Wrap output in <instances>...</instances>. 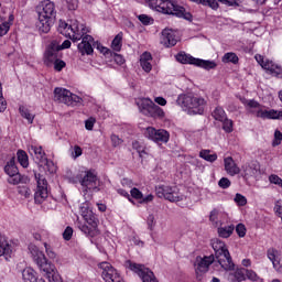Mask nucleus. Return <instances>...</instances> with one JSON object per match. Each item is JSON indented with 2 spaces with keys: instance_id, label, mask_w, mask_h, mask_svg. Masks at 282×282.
Listing matches in <instances>:
<instances>
[{
  "instance_id": "nucleus-43",
  "label": "nucleus",
  "mask_w": 282,
  "mask_h": 282,
  "mask_svg": "<svg viewBox=\"0 0 282 282\" xmlns=\"http://www.w3.org/2000/svg\"><path fill=\"white\" fill-rule=\"evenodd\" d=\"M143 195L142 192L140 189H138V187H133L130 191V197L131 199H137V202H141L143 199Z\"/></svg>"
},
{
  "instance_id": "nucleus-13",
  "label": "nucleus",
  "mask_w": 282,
  "mask_h": 282,
  "mask_svg": "<svg viewBox=\"0 0 282 282\" xmlns=\"http://www.w3.org/2000/svg\"><path fill=\"white\" fill-rule=\"evenodd\" d=\"M145 138L155 142V144H167L171 140V133L165 129H155L153 127H148L144 132Z\"/></svg>"
},
{
  "instance_id": "nucleus-62",
  "label": "nucleus",
  "mask_w": 282,
  "mask_h": 282,
  "mask_svg": "<svg viewBox=\"0 0 282 282\" xmlns=\"http://www.w3.org/2000/svg\"><path fill=\"white\" fill-rule=\"evenodd\" d=\"M110 140L112 142V147H120V143L122 142V139L117 134H111Z\"/></svg>"
},
{
  "instance_id": "nucleus-21",
  "label": "nucleus",
  "mask_w": 282,
  "mask_h": 282,
  "mask_svg": "<svg viewBox=\"0 0 282 282\" xmlns=\"http://www.w3.org/2000/svg\"><path fill=\"white\" fill-rule=\"evenodd\" d=\"M259 174V164L256 162L251 163H246L242 165V172H241V177L243 180H250V177H254Z\"/></svg>"
},
{
  "instance_id": "nucleus-48",
  "label": "nucleus",
  "mask_w": 282,
  "mask_h": 282,
  "mask_svg": "<svg viewBox=\"0 0 282 282\" xmlns=\"http://www.w3.org/2000/svg\"><path fill=\"white\" fill-rule=\"evenodd\" d=\"M234 276L238 282L245 281L246 280V269L242 268V269L236 270L234 273Z\"/></svg>"
},
{
  "instance_id": "nucleus-30",
  "label": "nucleus",
  "mask_w": 282,
  "mask_h": 282,
  "mask_svg": "<svg viewBox=\"0 0 282 282\" xmlns=\"http://www.w3.org/2000/svg\"><path fill=\"white\" fill-rule=\"evenodd\" d=\"M17 155L19 164H21L23 169H28V166H30V158L28 156V152L24 150H18Z\"/></svg>"
},
{
  "instance_id": "nucleus-40",
  "label": "nucleus",
  "mask_w": 282,
  "mask_h": 282,
  "mask_svg": "<svg viewBox=\"0 0 282 282\" xmlns=\"http://www.w3.org/2000/svg\"><path fill=\"white\" fill-rule=\"evenodd\" d=\"M138 20L142 23V25H153V23H155V20L148 14L138 15Z\"/></svg>"
},
{
  "instance_id": "nucleus-58",
  "label": "nucleus",
  "mask_w": 282,
  "mask_h": 282,
  "mask_svg": "<svg viewBox=\"0 0 282 282\" xmlns=\"http://www.w3.org/2000/svg\"><path fill=\"white\" fill-rule=\"evenodd\" d=\"M117 193H118V195H121V197H126V199H128V202L133 204V198H131V195H129V192H127L126 189L119 188V189H117Z\"/></svg>"
},
{
  "instance_id": "nucleus-61",
  "label": "nucleus",
  "mask_w": 282,
  "mask_h": 282,
  "mask_svg": "<svg viewBox=\"0 0 282 282\" xmlns=\"http://www.w3.org/2000/svg\"><path fill=\"white\" fill-rule=\"evenodd\" d=\"M274 212L282 219V200L275 203Z\"/></svg>"
},
{
  "instance_id": "nucleus-8",
  "label": "nucleus",
  "mask_w": 282,
  "mask_h": 282,
  "mask_svg": "<svg viewBox=\"0 0 282 282\" xmlns=\"http://www.w3.org/2000/svg\"><path fill=\"white\" fill-rule=\"evenodd\" d=\"M82 216L88 225L79 224V230L84 232V235H87V237H98V235H100V230H98V216L93 210L85 207H82Z\"/></svg>"
},
{
  "instance_id": "nucleus-44",
  "label": "nucleus",
  "mask_w": 282,
  "mask_h": 282,
  "mask_svg": "<svg viewBox=\"0 0 282 282\" xmlns=\"http://www.w3.org/2000/svg\"><path fill=\"white\" fill-rule=\"evenodd\" d=\"M209 221L214 226H219V210L218 209H213L209 214Z\"/></svg>"
},
{
  "instance_id": "nucleus-46",
  "label": "nucleus",
  "mask_w": 282,
  "mask_h": 282,
  "mask_svg": "<svg viewBox=\"0 0 282 282\" xmlns=\"http://www.w3.org/2000/svg\"><path fill=\"white\" fill-rule=\"evenodd\" d=\"M276 66H278V64H274V62H272L270 59H265V64H263V69H265V72H268L272 75L274 69H276Z\"/></svg>"
},
{
  "instance_id": "nucleus-31",
  "label": "nucleus",
  "mask_w": 282,
  "mask_h": 282,
  "mask_svg": "<svg viewBox=\"0 0 282 282\" xmlns=\"http://www.w3.org/2000/svg\"><path fill=\"white\" fill-rule=\"evenodd\" d=\"M235 232V225L218 228V236L223 239H228Z\"/></svg>"
},
{
  "instance_id": "nucleus-33",
  "label": "nucleus",
  "mask_w": 282,
  "mask_h": 282,
  "mask_svg": "<svg viewBox=\"0 0 282 282\" xmlns=\"http://www.w3.org/2000/svg\"><path fill=\"white\" fill-rule=\"evenodd\" d=\"M199 158L206 162H217V153L210 154V150H200Z\"/></svg>"
},
{
  "instance_id": "nucleus-57",
  "label": "nucleus",
  "mask_w": 282,
  "mask_h": 282,
  "mask_svg": "<svg viewBox=\"0 0 282 282\" xmlns=\"http://www.w3.org/2000/svg\"><path fill=\"white\" fill-rule=\"evenodd\" d=\"M94 124H96V119L90 117L85 121V129H87V131H94Z\"/></svg>"
},
{
  "instance_id": "nucleus-38",
  "label": "nucleus",
  "mask_w": 282,
  "mask_h": 282,
  "mask_svg": "<svg viewBox=\"0 0 282 282\" xmlns=\"http://www.w3.org/2000/svg\"><path fill=\"white\" fill-rule=\"evenodd\" d=\"M276 252L275 249H269L267 252L268 259L273 263V268H279V265H281V261L276 259Z\"/></svg>"
},
{
  "instance_id": "nucleus-11",
  "label": "nucleus",
  "mask_w": 282,
  "mask_h": 282,
  "mask_svg": "<svg viewBox=\"0 0 282 282\" xmlns=\"http://www.w3.org/2000/svg\"><path fill=\"white\" fill-rule=\"evenodd\" d=\"M99 178H98V173H96V170H88L85 172L84 177L79 180L80 186L84 188L85 195L89 193V191H100L99 186Z\"/></svg>"
},
{
  "instance_id": "nucleus-1",
  "label": "nucleus",
  "mask_w": 282,
  "mask_h": 282,
  "mask_svg": "<svg viewBox=\"0 0 282 282\" xmlns=\"http://www.w3.org/2000/svg\"><path fill=\"white\" fill-rule=\"evenodd\" d=\"M29 252L33 258L34 263L39 267V270L46 276L48 282H63V278L56 270V267L47 260L45 253L39 250L35 245H29Z\"/></svg>"
},
{
  "instance_id": "nucleus-64",
  "label": "nucleus",
  "mask_w": 282,
  "mask_h": 282,
  "mask_svg": "<svg viewBox=\"0 0 282 282\" xmlns=\"http://www.w3.org/2000/svg\"><path fill=\"white\" fill-rule=\"evenodd\" d=\"M271 76H275V78H282V67L279 64L275 66L273 73H271Z\"/></svg>"
},
{
  "instance_id": "nucleus-45",
  "label": "nucleus",
  "mask_w": 282,
  "mask_h": 282,
  "mask_svg": "<svg viewBox=\"0 0 282 282\" xmlns=\"http://www.w3.org/2000/svg\"><path fill=\"white\" fill-rule=\"evenodd\" d=\"M62 237L64 241H72V237H74V228H72L70 226H67L64 232L62 234Z\"/></svg>"
},
{
  "instance_id": "nucleus-34",
  "label": "nucleus",
  "mask_w": 282,
  "mask_h": 282,
  "mask_svg": "<svg viewBox=\"0 0 282 282\" xmlns=\"http://www.w3.org/2000/svg\"><path fill=\"white\" fill-rule=\"evenodd\" d=\"M212 116L218 122H221L225 118H227L226 110H224V108L220 106L215 108V110L212 112Z\"/></svg>"
},
{
  "instance_id": "nucleus-60",
  "label": "nucleus",
  "mask_w": 282,
  "mask_h": 282,
  "mask_svg": "<svg viewBox=\"0 0 282 282\" xmlns=\"http://www.w3.org/2000/svg\"><path fill=\"white\" fill-rule=\"evenodd\" d=\"M96 50H99L101 54H104V56H107V54H109V48L102 46V44H100V42H96Z\"/></svg>"
},
{
  "instance_id": "nucleus-18",
  "label": "nucleus",
  "mask_w": 282,
  "mask_h": 282,
  "mask_svg": "<svg viewBox=\"0 0 282 282\" xmlns=\"http://www.w3.org/2000/svg\"><path fill=\"white\" fill-rule=\"evenodd\" d=\"M62 56L61 51L56 47V41H52L44 52V63L47 66L53 65Z\"/></svg>"
},
{
  "instance_id": "nucleus-4",
  "label": "nucleus",
  "mask_w": 282,
  "mask_h": 282,
  "mask_svg": "<svg viewBox=\"0 0 282 282\" xmlns=\"http://www.w3.org/2000/svg\"><path fill=\"white\" fill-rule=\"evenodd\" d=\"M57 32L66 36V39H70L73 43H78L85 34H89L91 31L85 24L78 22V20H68L67 22L59 20Z\"/></svg>"
},
{
  "instance_id": "nucleus-63",
  "label": "nucleus",
  "mask_w": 282,
  "mask_h": 282,
  "mask_svg": "<svg viewBox=\"0 0 282 282\" xmlns=\"http://www.w3.org/2000/svg\"><path fill=\"white\" fill-rule=\"evenodd\" d=\"M80 155H83V148H80L79 145H75L73 151L74 160H76V158H80Z\"/></svg>"
},
{
  "instance_id": "nucleus-28",
  "label": "nucleus",
  "mask_w": 282,
  "mask_h": 282,
  "mask_svg": "<svg viewBox=\"0 0 282 282\" xmlns=\"http://www.w3.org/2000/svg\"><path fill=\"white\" fill-rule=\"evenodd\" d=\"M19 113L22 118H24V120H28L29 124H34V118H36V115L32 113L28 107L21 105L19 107Z\"/></svg>"
},
{
  "instance_id": "nucleus-20",
  "label": "nucleus",
  "mask_w": 282,
  "mask_h": 282,
  "mask_svg": "<svg viewBox=\"0 0 282 282\" xmlns=\"http://www.w3.org/2000/svg\"><path fill=\"white\" fill-rule=\"evenodd\" d=\"M161 43L164 47H175L177 45V35L171 29H164L161 35Z\"/></svg>"
},
{
  "instance_id": "nucleus-22",
  "label": "nucleus",
  "mask_w": 282,
  "mask_h": 282,
  "mask_svg": "<svg viewBox=\"0 0 282 282\" xmlns=\"http://www.w3.org/2000/svg\"><path fill=\"white\" fill-rule=\"evenodd\" d=\"M224 166L226 173H228L231 177H235V175H239L241 173V169L237 166V163L232 156H227L224 159Z\"/></svg>"
},
{
  "instance_id": "nucleus-47",
  "label": "nucleus",
  "mask_w": 282,
  "mask_h": 282,
  "mask_svg": "<svg viewBox=\"0 0 282 282\" xmlns=\"http://www.w3.org/2000/svg\"><path fill=\"white\" fill-rule=\"evenodd\" d=\"M200 6H207L212 8V10H217L219 8V3L216 0H199Z\"/></svg>"
},
{
  "instance_id": "nucleus-26",
  "label": "nucleus",
  "mask_w": 282,
  "mask_h": 282,
  "mask_svg": "<svg viewBox=\"0 0 282 282\" xmlns=\"http://www.w3.org/2000/svg\"><path fill=\"white\" fill-rule=\"evenodd\" d=\"M152 61H153V56L151 55V53L144 52L141 55L140 65L142 67L143 72H147V74H149V72H151L153 69V65H151Z\"/></svg>"
},
{
  "instance_id": "nucleus-16",
  "label": "nucleus",
  "mask_w": 282,
  "mask_h": 282,
  "mask_svg": "<svg viewBox=\"0 0 282 282\" xmlns=\"http://www.w3.org/2000/svg\"><path fill=\"white\" fill-rule=\"evenodd\" d=\"M99 268L101 269V279L105 282H122L120 272L109 262H100Z\"/></svg>"
},
{
  "instance_id": "nucleus-41",
  "label": "nucleus",
  "mask_w": 282,
  "mask_h": 282,
  "mask_svg": "<svg viewBox=\"0 0 282 282\" xmlns=\"http://www.w3.org/2000/svg\"><path fill=\"white\" fill-rule=\"evenodd\" d=\"M8 109V101H6V97H3V85L0 82V113H3Z\"/></svg>"
},
{
  "instance_id": "nucleus-2",
  "label": "nucleus",
  "mask_w": 282,
  "mask_h": 282,
  "mask_svg": "<svg viewBox=\"0 0 282 282\" xmlns=\"http://www.w3.org/2000/svg\"><path fill=\"white\" fill-rule=\"evenodd\" d=\"M148 6L161 14H170L185 21H193V14L173 0H148Z\"/></svg>"
},
{
  "instance_id": "nucleus-10",
  "label": "nucleus",
  "mask_w": 282,
  "mask_h": 282,
  "mask_svg": "<svg viewBox=\"0 0 282 282\" xmlns=\"http://www.w3.org/2000/svg\"><path fill=\"white\" fill-rule=\"evenodd\" d=\"M127 263L129 265V270L134 272V274H138L142 282H159L155 273H153L151 269L144 267V264H138L131 260H128Z\"/></svg>"
},
{
  "instance_id": "nucleus-17",
  "label": "nucleus",
  "mask_w": 282,
  "mask_h": 282,
  "mask_svg": "<svg viewBox=\"0 0 282 282\" xmlns=\"http://www.w3.org/2000/svg\"><path fill=\"white\" fill-rule=\"evenodd\" d=\"M80 43L77 45L78 52L82 54V56H91L94 54V47H96V41L94 40V36L89 34H84L80 39Z\"/></svg>"
},
{
  "instance_id": "nucleus-15",
  "label": "nucleus",
  "mask_w": 282,
  "mask_h": 282,
  "mask_svg": "<svg viewBox=\"0 0 282 282\" xmlns=\"http://www.w3.org/2000/svg\"><path fill=\"white\" fill-rule=\"evenodd\" d=\"M35 180L37 186L34 193V200L35 204H43L50 195V192L47 191V180H45L43 174H35Z\"/></svg>"
},
{
  "instance_id": "nucleus-37",
  "label": "nucleus",
  "mask_w": 282,
  "mask_h": 282,
  "mask_svg": "<svg viewBox=\"0 0 282 282\" xmlns=\"http://www.w3.org/2000/svg\"><path fill=\"white\" fill-rule=\"evenodd\" d=\"M220 122H223V130L225 131V133H232V131H235V123L232 122V119H228V117H225L224 120Z\"/></svg>"
},
{
  "instance_id": "nucleus-51",
  "label": "nucleus",
  "mask_w": 282,
  "mask_h": 282,
  "mask_svg": "<svg viewBox=\"0 0 282 282\" xmlns=\"http://www.w3.org/2000/svg\"><path fill=\"white\" fill-rule=\"evenodd\" d=\"M236 232L238 237L243 238L246 237V232H248V229H246V225L240 223L236 226Z\"/></svg>"
},
{
  "instance_id": "nucleus-50",
  "label": "nucleus",
  "mask_w": 282,
  "mask_h": 282,
  "mask_svg": "<svg viewBox=\"0 0 282 282\" xmlns=\"http://www.w3.org/2000/svg\"><path fill=\"white\" fill-rule=\"evenodd\" d=\"M53 64L55 72H63L67 65L65 61H62L61 58H57L55 62H53Z\"/></svg>"
},
{
  "instance_id": "nucleus-9",
  "label": "nucleus",
  "mask_w": 282,
  "mask_h": 282,
  "mask_svg": "<svg viewBox=\"0 0 282 282\" xmlns=\"http://www.w3.org/2000/svg\"><path fill=\"white\" fill-rule=\"evenodd\" d=\"M177 63L182 65H195V67H200L202 69H215L217 67V63L208 59H202L197 57H193L191 54H186L185 52H180L175 56Z\"/></svg>"
},
{
  "instance_id": "nucleus-32",
  "label": "nucleus",
  "mask_w": 282,
  "mask_h": 282,
  "mask_svg": "<svg viewBox=\"0 0 282 282\" xmlns=\"http://www.w3.org/2000/svg\"><path fill=\"white\" fill-rule=\"evenodd\" d=\"M122 32L118 33L111 42V48L113 52H120L122 50Z\"/></svg>"
},
{
  "instance_id": "nucleus-49",
  "label": "nucleus",
  "mask_w": 282,
  "mask_h": 282,
  "mask_svg": "<svg viewBox=\"0 0 282 282\" xmlns=\"http://www.w3.org/2000/svg\"><path fill=\"white\" fill-rule=\"evenodd\" d=\"M234 202L237 203V206H246V204H248V198H246V196L237 193Z\"/></svg>"
},
{
  "instance_id": "nucleus-35",
  "label": "nucleus",
  "mask_w": 282,
  "mask_h": 282,
  "mask_svg": "<svg viewBox=\"0 0 282 282\" xmlns=\"http://www.w3.org/2000/svg\"><path fill=\"white\" fill-rule=\"evenodd\" d=\"M8 254H12V246H10V243H8L6 240L1 241L0 238V257H8Z\"/></svg>"
},
{
  "instance_id": "nucleus-25",
  "label": "nucleus",
  "mask_w": 282,
  "mask_h": 282,
  "mask_svg": "<svg viewBox=\"0 0 282 282\" xmlns=\"http://www.w3.org/2000/svg\"><path fill=\"white\" fill-rule=\"evenodd\" d=\"M137 105L139 107V111L140 113H142L143 116H149L153 105H155V102H153V100H151V98H141L137 101Z\"/></svg>"
},
{
  "instance_id": "nucleus-53",
  "label": "nucleus",
  "mask_w": 282,
  "mask_h": 282,
  "mask_svg": "<svg viewBox=\"0 0 282 282\" xmlns=\"http://www.w3.org/2000/svg\"><path fill=\"white\" fill-rule=\"evenodd\" d=\"M231 184L232 183L228 180V177H221L218 182V186L224 189L230 188Z\"/></svg>"
},
{
  "instance_id": "nucleus-29",
  "label": "nucleus",
  "mask_w": 282,
  "mask_h": 282,
  "mask_svg": "<svg viewBox=\"0 0 282 282\" xmlns=\"http://www.w3.org/2000/svg\"><path fill=\"white\" fill-rule=\"evenodd\" d=\"M164 116H166L164 112V109H162L160 106L153 104L147 118H154V119L162 120V118H164Z\"/></svg>"
},
{
  "instance_id": "nucleus-12",
  "label": "nucleus",
  "mask_w": 282,
  "mask_h": 282,
  "mask_svg": "<svg viewBox=\"0 0 282 282\" xmlns=\"http://www.w3.org/2000/svg\"><path fill=\"white\" fill-rule=\"evenodd\" d=\"M156 196L162 199H166L167 202H180L182 198L180 197V188L177 186L171 185H159L155 187Z\"/></svg>"
},
{
  "instance_id": "nucleus-5",
  "label": "nucleus",
  "mask_w": 282,
  "mask_h": 282,
  "mask_svg": "<svg viewBox=\"0 0 282 282\" xmlns=\"http://www.w3.org/2000/svg\"><path fill=\"white\" fill-rule=\"evenodd\" d=\"M176 104L189 116H202L206 109V99L195 96L193 93L182 94L177 97Z\"/></svg>"
},
{
  "instance_id": "nucleus-52",
  "label": "nucleus",
  "mask_w": 282,
  "mask_h": 282,
  "mask_svg": "<svg viewBox=\"0 0 282 282\" xmlns=\"http://www.w3.org/2000/svg\"><path fill=\"white\" fill-rule=\"evenodd\" d=\"M282 142V132L280 130L274 131V139L272 141V147H279Z\"/></svg>"
},
{
  "instance_id": "nucleus-24",
  "label": "nucleus",
  "mask_w": 282,
  "mask_h": 282,
  "mask_svg": "<svg viewBox=\"0 0 282 282\" xmlns=\"http://www.w3.org/2000/svg\"><path fill=\"white\" fill-rule=\"evenodd\" d=\"M215 262V256H205L196 265V274L205 273L210 265Z\"/></svg>"
},
{
  "instance_id": "nucleus-55",
  "label": "nucleus",
  "mask_w": 282,
  "mask_h": 282,
  "mask_svg": "<svg viewBox=\"0 0 282 282\" xmlns=\"http://www.w3.org/2000/svg\"><path fill=\"white\" fill-rule=\"evenodd\" d=\"M72 47V41L65 40L62 45L56 42V48L61 52L62 50H69Z\"/></svg>"
},
{
  "instance_id": "nucleus-6",
  "label": "nucleus",
  "mask_w": 282,
  "mask_h": 282,
  "mask_svg": "<svg viewBox=\"0 0 282 282\" xmlns=\"http://www.w3.org/2000/svg\"><path fill=\"white\" fill-rule=\"evenodd\" d=\"M240 100L248 113L256 116V118H261V120H282V110H263V106L254 99L242 98Z\"/></svg>"
},
{
  "instance_id": "nucleus-19",
  "label": "nucleus",
  "mask_w": 282,
  "mask_h": 282,
  "mask_svg": "<svg viewBox=\"0 0 282 282\" xmlns=\"http://www.w3.org/2000/svg\"><path fill=\"white\" fill-rule=\"evenodd\" d=\"M4 173L9 175V184H13V186H17V184H21V173H19V167H17V164L13 160L7 163V165L4 166Z\"/></svg>"
},
{
  "instance_id": "nucleus-23",
  "label": "nucleus",
  "mask_w": 282,
  "mask_h": 282,
  "mask_svg": "<svg viewBox=\"0 0 282 282\" xmlns=\"http://www.w3.org/2000/svg\"><path fill=\"white\" fill-rule=\"evenodd\" d=\"M29 151L32 155H34V158L37 160V162H45L46 166H50V164L54 165V162H52V161L47 160V158H45V151H43V147L31 145Z\"/></svg>"
},
{
  "instance_id": "nucleus-54",
  "label": "nucleus",
  "mask_w": 282,
  "mask_h": 282,
  "mask_svg": "<svg viewBox=\"0 0 282 282\" xmlns=\"http://www.w3.org/2000/svg\"><path fill=\"white\" fill-rule=\"evenodd\" d=\"M220 3H224L225 6H229L232 8H239V3H241V0H218Z\"/></svg>"
},
{
  "instance_id": "nucleus-27",
  "label": "nucleus",
  "mask_w": 282,
  "mask_h": 282,
  "mask_svg": "<svg viewBox=\"0 0 282 282\" xmlns=\"http://www.w3.org/2000/svg\"><path fill=\"white\" fill-rule=\"evenodd\" d=\"M12 23H14V14L10 13L8 15V21L0 23V39L1 36H6L8 32H10V28H12Z\"/></svg>"
},
{
  "instance_id": "nucleus-3",
  "label": "nucleus",
  "mask_w": 282,
  "mask_h": 282,
  "mask_svg": "<svg viewBox=\"0 0 282 282\" xmlns=\"http://www.w3.org/2000/svg\"><path fill=\"white\" fill-rule=\"evenodd\" d=\"M36 28L42 34L50 33L54 21H56V6L50 0L41 2L40 11L37 12Z\"/></svg>"
},
{
  "instance_id": "nucleus-39",
  "label": "nucleus",
  "mask_w": 282,
  "mask_h": 282,
  "mask_svg": "<svg viewBox=\"0 0 282 282\" xmlns=\"http://www.w3.org/2000/svg\"><path fill=\"white\" fill-rule=\"evenodd\" d=\"M132 149L139 153V158H144V155H147V151L140 141H133Z\"/></svg>"
},
{
  "instance_id": "nucleus-7",
  "label": "nucleus",
  "mask_w": 282,
  "mask_h": 282,
  "mask_svg": "<svg viewBox=\"0 0 282 282\" xmlns=\"http://www.w3.org/2000/svg\"><path fill=\"white\" fill-rule=\"evenodd\" d=\"M213 249L215 251V257L223 270H235V262H232V257H230V251H228L226 242L216 240L213 242Z\"/></svg>"
},
{
  "instance_id": "nucleus-56",
  "label": "nucleus",
  "mask_w": 282,
  "mask_h": 282,
  "mask_svg": "<svg viewBox=\"0 0 282 282\" xmlns=\"http://www.w3.org/2000/svg\"><path fill=\"white\" fill-rule=\"evenodd\" d=\"M269 182L271 184H275L276 186H280L281 183H282V178L279 175H276V174H271L269 176Z\"/></svg>"
},
{
  "instance_id": "nucleus-59",
  "label": "nucleus",
  "mask_w": 282,
  "mask_h": 282,
  "mask_svg": "<svg viewBox=\"0 0 282 282\" xmlns=\"http://www.w3.org/2000/svg\"><path fill=\"white\" fill-rule=\"evenodd\" d=\"M68 10H76L78 8V0H65Z\"/></svg>"
},
{
  "instance_id": "nucleus-42",
  "label": "nucleus",
  "mask_w": 282,
  "mask_h": 282,
  "mask_svg": "<svg viewBox=\"0 0 282 282\" xmlns=\"http://www.w3.org/2000/svg\"><path fill=\"white\" fill-rule=\"evenodd\" d=\"M246 276L247 279H249V281H253V282H261L263 281L259 274H257V272H254L253 270L250 269H246Z\"/></svg>"
},
{
  "instance_id": "nucleus-36",
  "label": "nucleus",
  "mask_w": 282,
  "mask_h": 282,
  "mask_svg": "<svg viewBox=\"0 0 282 282\" xmlns=\"http://www.w3.org/2000/svg\"><path fill=\"white\" fill-rule=\"evenodd\" d=\"M223 63H232L234 65H237V63H239V56H237V53H226L223 56Z\"/></svg>"
},
{
  "instance_id": "nucleus-14",
  "label": "nucleus",
  "mask_w": 282,
  "mask_h": 282,
  "mask_svg": "<svg viewBox=\"0 0 282 282\" xmlns=\"http://www.w3.org/2000/svg\"><path fill=\"white\" fill-rule=\"evenodd\" d=\"M54 100L56 102H63V105H67V107H72L75 102H80V97L65 88L56 87L54 89Z\"/></svg>"
}]
</instances>
